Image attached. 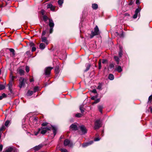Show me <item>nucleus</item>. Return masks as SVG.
<instances>
[{"label":"nucleus","instance_id":"1","mask_svg":"<svg viewBox=\"0 0 152 152\" xmlns=\"http://www.w3.org/2000/svg\"><path fill=\"white\" fill-rule=\"evenodd\" d=\"M19 87L21 88L24 87L25 83H26L27 80L23 77H20L19 80Z\"/></svg>","mask_w":152,"mask_h":152},{"label":"nucleus","instance_id":"2","mask_svg":"<svg viewBox=\"0 0 152 152\" xmlns=\"http://www.w3.org/2000/svg\"><path fill=\"white\" fill-rule=\"evenodd\" d=\"M100 34V32L99 28L97 26H96L95 28H94V31H91V35H90V37L92 38L93 37L96 35H97L99 34Z\"/></svg>","mask_w":152,"mask_h":152},{"label":"nucleus","instance_id":"3","mask_svg":"<svg viewBox=\"0 0 152 152\" xmlns=\"http://www.w3.org/2000/svg\"><path fill=\"white\" fill-rule=\"evenodd\" d=\"M101 121L99 119L96 120L95 122L94 129H99L101 126Z\"/></svg>","mask_w":152,"mask_h":152},{"label":"nucleus","instance_id":"4","mask_svg":"<svg viewBox=\"0 0 152 152\" xmlns=\"http://www.w3.org/2000/svg\"><path fill=\"white\" fill-rule=\"evenodd\" d=\"M49 25L50 27V33L51 34L53 31V28L54 26V24L52 19H49Z\"/></svg>","mask_w":152,"mask_h":152},{"label":"nucleus","instance_id":"5","mask_svg":"<svg viewBox=\"0 0 152 152\" xmlns=\"http://www.w3.org/2000/svg\"><path fill=\"white\" fill-rule=\"evenodd\" d=\"M51 127H47L45 128H44L42 127H41L40 132L41 134H44L46 133L48 130H50L51 129Z\"/></svg>","mask_w":152,"mask_h":152},{"label":"nucleus","instance_id":"6","mask_svg":"<svg viewBox=\"0 0 152 152\" xmlns=\"http://www.w3.org/2000/svg\"><path fill=\"white\" fill-rule=\"evenodd\" d=\"M64 144L65 146H68L70 147H72L73 146L72 143L68 139H66L64 140Z\"/></svg>","mask_w":152,"mask_h":152},{"label":"nucleus","instance_id":"7","mask_svg":"<svg viewBox=\"0 0 152 152\" xmlns=\"http://www.w3.org/2000/svg\"><path fill=\"white\" fill-rule=\"evenodd\" d=\"M53 69V67H46L45 69V75H49L50 74L51 70Z\"/></svg>","mask_w":152,"mask_h":152},{"label":"nucleus","instance_id":"8","mask_svg":"<svg viewBox=\"0 0 152 152\" xmlns=\"http://www.w3.org/2000/svg\"><path fill=\"white\" fill-rule=\"evenodd\" d=\"M140 10L141 9L140 8H137L136 9L135 12V13L133 16V18L135 19L137 18L138 14V13H140Z\"/></svg>","mask_w":152,"mask_h":152},{"label":"nucleus","instance_id":"9","mask_svg":"<svg viewBox=\"0 0 152 152\" xmlns=\"http://www.w3.org/2000/svg\"><path fill=\"white\" fill-rule=\"evenodd\" d=\"M41 39L42 42H44L46 45H48L49 42L48 40L47 37H41Z\"/></svg>","mask_w":152,"mask_h":152},{"label":"nucleus","instance_id":"10","mask_svg":"<svg viewBox=\"0 0 152 152\" xmlns=\"http://www.w3.org/2000/svg\"><path fill=\"white\" fill-rule=\"evenodd\" d=\"M80 128L82 132V134H84L87 133V130L85 127L83 125L80 126Z\"/></svg>","mask_w":152,"mask_h":152},{"label":"nucleus","instance_id":"11","mask_svg":"<svg viewBox=\"0 0 152 152\" xmlns=\"http://www.w3.org/2000/svg\"><path fill=\"white\" fill-rule=\"evenodd\" d=\"M48 9L50 8V10L52 11H54L55 10V7L53 6L52 4H49L47 6Z\"/></svg>","mask_w":152,"mask_h":152},{"label":"nucleus","instance_id":"12","mask_svg":"<svg viewBox=\"0 0 152 152\" xmlns=\"http://www.w3.org/2000/svg\"><path fill=\"white\" fill-rule=\"evenodd\" d=\"M4 152H16V151L12 147H10L7 148Z\"/></svg>","mask_w":152,"mask_h":152},{"label":"nucleus","instance_id":"13","mask_svg":"<svg viewBox=\"0 0 152 152\" xmlns=\"http://www.w3.org/2000/svg\"><path fill=\"white\" fill-rule=\"evenodd\" d=\"M42 144H40L37 146H36L33 148V149L35 151L39 150L42 147Z\"/></svg>","mask_w":152,"mask_h":152},{"label":"nucleus","instance_id":"14","mask_svg":"<svg viewBox=\"0 0 152 152\" xmlns=\"http://www.w3.org/2000/svg\"><path fill=\"white\" fill-rule=\"evenodd\" d=\"M70 128L74 130H77V126L74 124H72L70 126Z\"/></svg>","mask_w":152,"mask_h":152},{"label":"nucleus","instance_id":"15","mask_svg":"<svg viewBox=\"0 0 152 152\" xmlns=\"http://www.w3.org/2000/svg\"><path fill=\"white\" fill-rule=\"evenodd\" d=\"M55 72L56 76H57L59 72V69L58 67H56L55 69Z\"/></svg>","mask_w":152,"mask_h":152},{"label":"nucleus","instance_id":"16","mask_svg":"<svg viewBox=\"0 0 152 152\" xmlns=\"http://www.w3.org/2000/svg\"><path fill=\"white\" fill-rule=\"evenodd\" d=\"M93 142V141H91L89 142H87L86 143H84L83 144V147H85L88 146L89 145L91 144Z\"/></svg>","mask_w":152,"mask_h":152},{"label":"nucleus","instance_id":"17","mask_svg":"<svg viewBox=\"0 0 152 152\" xmlns=\"http://www.w3.org/2000/svg\"><path fill=\"white\" fill-rule=\"evenodd\" d=\"M39 48L41 50H43L45 47V44L43 43H41L39 46Z\"/></svg>","mask_w":152,"mask_h":152},{"label":"nucleus","instance_id":"18","mask_svg":"<svg viewBox=\"0 0 152 152\" xmlns=\"http://www.w3.org/2000/svg\"><path fill=\"white\" fill-rule=\"evenodd\" d=\"M12 82L10 81L9 82L8 84V86L9 87V90L11 91L12 86Z\"/></svg>","mask_w":152,"mask_h":152},{"label":"nucleus","instance_id":"19","mask_svg":"<svg viewBox=\"0 0 152 152\" xmlns=\"http://www.w3.org/2000/svg\"><path fill=\"white\" fill-rule=\"evenodd\" d=\"M18 72L20 75H24V71L21 69H20L18 70Z\"/></svg>","mask_w":152,"mask_h":152},{"label":"nucleus","instance_id":"20","mask_svg":"<svg viewBox=\"0 0 152 152\" xmlns=\"http://www.w3.org/2000/svg\"><path fill=\"white\" fill-rule=\"evenodd\" d=\"M92 7L93 9L96 10L98 7V6L96 4H92Z\"/></svg>","mask_w":152,"mask_h":152},{"label":"nucleus","instance_id":"21","mask_svg":"<svg viewBox=\"0 0 152 152\" xmlns=\"http://www.w3.org/2000/svg\"><path fill=\"white\" fill-rule=\"evenodd\" d=\"M80 110L82 113H83L84 112V109L83 108V105H81L80 106Z\"/></svg>","mask_w":152,"mask_h":152},{"label":"nucleus","instance_id":"22","mask_svg":"<svg viewBox=\"0 0 152 152\" xmlns=\"http://www.w3.org/2000/svg\"><path fill=\"white\" fill-rule=\"evenodd\" d=\"M43 20L45 22H46L47 20L48 19L49 20V19H48V17L45 15H44L42 17Z\"/></svg>","mask_w":152,"mask_h":152},{"label":"nucleus","instance_id":"23","mask_svg":"<svg viewBox=\"0 0 152 152\" xmlns=\"http://www.w3.org/2000/svg\"><path fill=\"white\" fill-rule=\"evenodd\" d=\"M115 70L119 72H120L122 71L121 67L120 66H118Z\"/></svg>","mask_w":152,"mask_h":152},{"label":"nucleus","instance_id":"24","mask_svg":"<svg viewBox=\"0 0 152 152\" xmlns=\"http://www.w3.org/2000/svg\"><path fill=\"white\" fill-rule=\"evenodd\" d=\"M114 58L115 59V60L117 62V64H118L120 60L118 57L117 56H114Z\"/></svg>","mask_w":152,"mask_h":152},{"label":"nucleus","instance_id":"25","mask_svg":"<svg viewBox=\"0 0 152 152\" xmlns=\"http://www.w3.org/2000/svg\"><path fill=\"white\" fill-rule=\"evenodd\" d=\"M98 108L99 112L101 113H102V109L103 108V107L102 105H99L98 106Z\"/></svg>","mask_w":152,"mask_h":152},{"label":"nucleus","instance_id":"26","mask_svg":"<svg viewBox=\"0 0 152 152\" xmlns=\"http://www.w3.org/2000/svg\"><path fill=\"white\" fill-rule=\"evenodd\" d=\"M10 51L12 53V54L13 56H14L15 55V51L12 48H10L9 49Z\"/></svg>","mask_w":152,"mask_h":152},{"label":"nucleus","instance_id":"27","mask_svg":"<svg viewBox=\"0 0 152 152\" xmlns=\"http://www.w3.org/2000/svg\"><path fill=\"white\" fill-rule=\"evenodd\" d=\"M108 78L110 80H113L114 78V76L112 74H110L109 75Z\"/></svg>","mask_w":152,"mask_h":152},{"label":"nucleus","instance_id":"28","mask_svg":"<svg viewBox=\"0 0 152 152\" xmlns=\"http://www.w3.org/2000/svg\"><path fill=\"white\" fill-rule=\"evenodd\" d=\"M33 92L32 91L29 90L28 91L27 93V95L28 96H31L33 94Z\"/></svg>","mask_w":152,"mask_h":152},{"label":"nucleus","instance_id":"29","mask_svg":"<svg viewBox=\"0 0 152 152\" xmlns=\"http://www.w3.org/2000/svg\"><path fill=\"white\" fill-rule=\"evenodd\" d=\"M51 127L52 128V130H53L54 134L55 135L56 134V129L55 127L52 126H51Z\"/></svg>","mask_w":152,"mask_h":152},{"label":"nucleus","instance_id":"30","mask_svg":"<svg viewBox=\"0 0 152 152\" xmlns=\"http://www.w3.org/2000/svg\"><path fill=\"white\" fill-rule=\"evenodd\" d=\"M91 67V65L89 64H88L86 68V69L84 70L85 72H86L89 70Z\"/></svg>","mask_w":152,"mask_h":152},{"label":"nucleus","instance_id":"31","mask_svg":"<svg viewBox=\"0 0 152 152\" xmlns=\"http://www.w3.org/2000/svg\"><path fill=\"white\" fill-rule=\"evenodd\" d=\"M100 101V99H98L96 100H95L94 102L92 103V104H96L99 102Z\"/></svg>","mask_w":152,"mask_h":152},{"label":"nucleus","instance_id":"32","mask_svg":"<svg viewBox=\"0 0 152 152\" xmlns=\"http://www.w3.org/2000/svg\"><path fill=\"white\" fill-rule=\"evenodd\" d=\"M82 115L80 113H77L76 114L75 116L76 117L80 118L82 117Z\"/></svg>","mask_w":152,"mask_h":152},{"label":"nucleus","instance_id":"33","mask_svg":"<svg viewBox=\"0 0 152 152\" xmlns=\"http://www.w3.org/2000/svg\"><path fill=\"white\" fill-rule=\"evenodd\" d=\"M10 121L9 120L7 121L5 123L4 125L5 126L7 127L9 124H10Z\"/></svg>","mask_w":152,"mask_h":152},{"label":"nucleus","instance_id":"34","mask_svg":"<svg viewBox=\"0 0 152 152\" xmlns=\"http://www.w3.org/2000/svg\"><path fill=\"white\" fill-rule=\"evenodd\" d=\"M39 88L38 86L35 87L34 88V92L35 93L39 89Z\"/></svg>","mask_w":152,"mask_h":152},{"label":"nucleus","instance_id":"35","mask_svg":"<svg viewBox=\"0 0 152 152\" xmlns=\"http://www.w3.org/2000/svg\"><path fill=\"white\" fill-rule=\"evenodd\" d=\"M63 3V0H58V4L60 6H61Z\"/></svg>","mask_w":152,"mask_h":152},{"label":"nucleus","instance_id":"36","mask_svg":"<svg viewBox=\"0 0 152 152\" xmlns=\"http://www.w3.org/2000/svg\"><path fill=\"white\" fill-rule=\"evenodd\" d=\"M101 68V60H100L99 61V69H100Z\"/></svg>","mask_w":152,"mask_h":152},{"label":"nucleus","instance_id":"37","mask_svg":"<svg viewBox=\"0 0 152 152\" xmlns=\"http://www.w3.org/2000/svg\"><path fill=\"white\" fill-rule=\"evenodd\" d=\"M122 53H123V51L122 50H119V52L118 53V55L120 57H121L122 55Z\"/></svg>","mask_w":152,"mask_h":152},{"label":"nucleus","instance_id":"38","mask_svg":"<svg viewBox=\"0 0 152 152\" xmlns=\"http://www.w3.org/2000/svg\"><path fill=\"white\" fill-rule=\"evenodd\" d=\"M5 86L2 84H0V90L4 89L5 88Z\"/></svg>","mask_w":152,"mask_h":152},{"label":"nucleus","instance_id":"39","mask_svg":"<svg viewBox=\"0 0 152 152\" xmlns=\"http://www.w3.org/2000/svg\"><path fill=\"white\" fill-rule=\"evenodd\" d=\"M10 77L11 79V81H12V82L13 81V80L16 78L15 76L11 75L10 76Z\"/></svg>","mask_w":152,"mask_h":152},{"label":"nucleus","instance_id":"40","mask_svg":"<svg viewBox=\"0 0 152 152\" xmlns=\"http://www.w3.org/2000/svg\"><path fill=\"white\" fill-rule=\"evenodd\" d=\"M114 67V64L113 63L109 65V67L110 69H113Z\"/></svg>","mask_w":152,"mask_h":152},{"label":"nucleus","instance_id":"41","mask_svg":"<svg viewBox=\"0 0 152 152\" xmlns=\"http://www.w3.org/2000/svg\"><path fill=\"white\" fill-rule=\"evenodd\" d=\"M41 131V129H39L38 131L37 132H34V134L35 135H37V134L39 133Z\"/></svg>","mask_w":152,"mask_h":152},{"label":"nucleus","instance_id":"42","mask_svg":"<svg viewBox=\"0 0 152 152\" xmlns=\"http://www.w3.org/2000/svg\"><path fill=\"white\" fill-rule=\"evenodd\" d=\"M25 69L26 71L27 72H29V68L28 66H26V67Z\"/></svg>","mask_w":152,"mask_h":152},{"label":"nucleus","instance_id":"43","mask_svg":"<svg viewBox=\"0 0 152 152\" xmlns=\"http://www.w3.org/2000/svg\"><path fill=\"white\" fill-rule=\"evenodd\" d=\"M46 33V31H45L43 30L42 31L41 37H44Z\"/></svg>","mask_w":152,"mask_h":152},{"label":"nucleus","instance_id":"44","mask_svg":"<svg viewBox=\"0 0 152 152\" xmlns=\"http://www.w3.org/2000/svg\"><path fill=\"white\" fill-rule=\"evenodd\" d=\"M5 129V126L4 125H2L1 128H0V132L3 130Z\"/></svg>","mask_w":152,"mask_h":152},{"label":"nucleus","instance_id":"45","mask_svg":"<svg viewBox=\"0 0 152 152\" xmlns=\"http://www.w3.org/2000/svg\"><path fill=\"white\" fill-rule=\"evenodd\" d=\"M61 152H67V150L65 149H61Z\"/></svg>","mask_w":152,"mask_h":152},{"label":"nucleus","instance_id":"46","mask_svg":"<svg viewBox=\"0 0 152 152\" xmlns=\"http://www.w3.org/2000/svg\"><path fill=\"white\" fill-rule=\"evenodd\" d=\"M36 50V48L34 47H33L31 49V51L32 52H34Z\"/></svg>","mask_w":152,"mask_h":152},{"label":"nucleus","instance_id":"47","mask_svg":"<svg viewBox=\"0 0 152 152\" xmlns=\"http://www.w3.org/2000/svg\"><path fill=\"white\" fill-rule=\"evenodd\" d=\"M48 124V123H47V122H44V123H43L42 124V125L43 126H47Z\"/></svg>","mask_w":152,"mask_h":152},{"label":"nucleus","instance_id":"48","mask_svg":"<svg viewBox=\"0 0 152 152\" xmlns=\"http://www.w3.org/2000/svg\"><path fill=\"white\" fill-rule=\"evenodd\" d=\"M1 96L3 98H5L7 97V95L5 93H3Z\"/></svg>","mask_w":152,"mask_h":152},{"label":"nucleus","instance_id":"49","mask_svg":"<svg viewBox=\"0 0 152 152\" xmlns=\"http://www.w3.org/2000/svg\"><path fill=\"white\" fill-rule=\"evenodd\" d=\"M102 63L103 64H105V63H107V60H106L104 59H103L102 61Z\"/></svg>","mask_w":152,"mask_h":152},{"label":"nucleus","instance_id":"50","mask_svg":"<svg viewBox=\"0 0 152 152\" xmlns=\"http://www.w3.org/2000/svg\"><path fill=\"white\" fill-rule=\"evenodd\" d=\"M148 100L151 101L152 100V94L149 96L148 98Z\"/></svg>","mask_w":152,"mask_h":152},{"label":"nucleus","instance_id":"51","mask_svg":"<svg viewBox=\"0 0 152 152\" xmlns=\"http://www.w3.org/2000/svg\"><path fill=\"white\" fill-rule=\"evenodd\" d=\"M100 140V138L99 137H96L94 139L95 141H99Z\"/></svg>","mask_w":152,"mask_h":152},{"label":"nucleus","instance_id":"52","mask_svg":"<svg viewBox=\"0 0 152 152\" xmlns=\"http://www.w3.org/2000/svg\"><path fill=\"white\" fill-rule=\"evenodd\" d=\"M30 46L32 47L33 46H34V44L33 42H31L30 43Z\"/></svg>","mask_w":152,"mask_h":152},{"label":"nucleus","instance_id":"53","mask_svg":"<svg viewBox=\"0 0 152 152\" xmlns=\"http://www.w3.org/2000/svg\"><path fill=\"white\" fill-rule=\"evenodd\" d=\"M96 98H97L96 96H93L91 98V99L92 100H94Z\"/></svg>","mask_w":152,"mask_h":152},{"label":"nucleus","instance_id":"54","mask_svg":"<svg viewBox=\"0 0 152 152\" xmlns=\"http://www.w3.org/2000/svg\"><path fill=\"white\" fill-rule=\"evenodd\" d=\"M97 89H102V86L101 85H99L97 87Z\"/></svg>","mask_w":152,"mask_h":152},{"label":"nucleus","instance_id":"55","mask_svg":"<svg viewBox=\"0 0 152 152\" xmlns=\"http://www.w3.org/2000/svg\"><path fill=\"white\" fill-rule=\"evenodd\" d=\"M3 148V145H0V151H1Z\"/></svg>","mask_w":152,"mask_h":152},{"label":"nucleus","instance_id":"56","mask_svg":"<svg viewBox=\"0 0 152 152\" xmlns=\"http://www.w3.org/2000/svg\"><path fill=\"white\" fill-rule=\"evenodd\" d=\"M92 92L94 93H96L97 92L96 90L95 89H94L92 90Z\"/></svg>","mask_w":152,"mask_h":152},{"label":"nucleus","instance_id":"57","mask_svg":"<svg viewBox=\"0 0 152 152\" xmlns=\"http://www.w3.org/2000/svg\"><path fill=\"white\" fill-rule=\"evenodd\" d=\"M136 3L137 4H140V1L139 0H136Z\"/></svg>","mask_w":152,"mask_h":152},{"label":"nucleus","instance_id":"58","mask_svg":"<svg viewBox=\"0 0 152 152\" xmlns=\"http://www.w3.org/2000/svg\"><path fill=\"white\" fill-rule=\"evenodd\" d=\"M34 80L33 78H30V82H32L34 81Z\"/></svg>","mask_w":152,"mask_h":152},{"label":"nucleus","instance_id":"59","mask_svg":"<svg viewBox=\"0 0 152 152\" xmlns=\"http://www.w3.org/2000/svg\"><path fill=\"white\" fill-rule=\"evenodd\" d=\"M124 15H125V16H129V15L128 13H125L124 14Z\"/></svg>","mask_w":152,"mask_h":152},{"label":"nucleus","instance_id":"60","mask_svg":"<svg viewBox=\"0 0 152 152\" xmlns=\"http://www.w3.org/2000/svg\"><path fill=\"white\" fill-rule=\"evenodd\" d=\"M30 51H27L26 53L27 55H28L29 53H30Z\"/></svg>","mask_w":152,"mask_h":152},{"label":"nucleus","instance_id":"61","mask_svg":"<svg viewBox=\"0 0 152 152\" xmlns=\"http://www.w3.org/2000/svg\"><path fill=\"white\" fill-rule=\"evenodd\" d=\"M119 48L120 49V50H122V46H119Z\"/></svg>","mask_w":152,"mask_h":152},{"label":"nucleus","instance_id":"62","mask_svg":"<svg viewBox=\"0 0 152 152\" xmlns=\"http://www.w3.org/2000/svg\"><path fill=\"white\" fill-rule=\"evenodd\" d=\"M3 98L2 97V96H0V100L2 99Z\"/></svg>","mask_w":152,"mask_h":152},{"label":"nucleus","instance_id":"63","mask_svg":"<svg viewBox=\"0 0 152 152\" xmlns=\"http://www.w3.org/2000/svg\"><path fill=\"white\" fill-rule=\"evenodd\" d=\"M132 2H130L129 4V5H132Z\"/></svg>","mask_w":152,"mask_h":152},{"label":"nucleus","instance_id":"64","mask_svg":"<svg viewBox=\"0 0 152 152\" xmlns=\"http://www.w3.org/2000/svg\"><path fill=\"white\" fill-rule=\"evenodd\" d=\"M62 138H63V137H62V136H61L60 137V139H62Z\"/></svg>","mask_w":152,"mask_h":152}]
</instances>
